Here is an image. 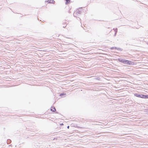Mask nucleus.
I'll return each instance as SVG.
<instances>
[{
  "label": "nucleus",
  "mask_w": 148,
  "mask_h": 148,
  "mask_svg": "<svg viewBox=\"0 0 148 148\" xmlns=\"http://www.w3.org/2000/svg\"><path fill=\"white\" fill-rule=\"evenodd\" d=\"M118 60L119 62L125 64H126L129 65L134 64L133 63V62H132L130 61H129L127 60L123 59H119Z\"/></svg>",
  "instance_id": "nucleus-1"
},
{
  "label": "nucleus",
  "mask_w": 148,
  "mask_h": 148,
  "mask_svg": "<svg viewBox=\"0 0 148 148\" xmlns=\"http://www.w3.org/2000/svg\"><path fill=\"white\" fill-rule=\"evenodd\" d=\"M55 2V1L53 0H50V3H54Z\"/></svg>",
  "instance_id": "nucleus-5"
},
{
  "label": "nucleus",
  "mask_w": 148,
  "mask_h": 148,
  "mask_svg": "<svg viewBox=\"0 0 148 148\" xmlns=\"http://www.w3.org/2000/svg\"><path fill=\"white\" fill-rule=\"evenodd\" d=\"M51 110L53 112H55L56 111V109L54 107H52L51 108Z\"/></svg>",
  "instance_id": "nucleus-3"
},
{
  "label": "nucleus",
  "mask_w": 148,
  "mask_h": 148,
  "mask_svg": "<svg viewBox=\"0 0 148 148\" xmlns=\"http://www.w3.org/2000/svg\"><path fill=\"white\" fill-rule=\"evenodd\" d=\"M61 125H63V124H61Z\"/></svg>",
  "instance_id": "nucleus-7"
},
{
  "label": "nucleus",
  "mask_w": 148,
  "mask_h": 148,
  "mask_svg": "<svg viewBox=\"0 0 148 148\" xmlns=\"http://www.w3.org/2000/svg\"><path fill=\"white\" fill-rule=\"evenodd\" d=\"M66 1V4H69L70 2V0H65Z\"/></svg>",
  "instance_id": "nucleus-4"
},
{
  "label": "nucleus",
  "mask_w": 148,
  "mask_h": 148,
  "mask_svg": "<svg viewBox=\"0 0 148 148\" xmlns=\"http://www.w3.org/2000/svg\"><path fill=\"white\" fill-rule=\"evenodd\" d=\"M134 96L142 98H148V95H138L137 93H135L134 95Z\"/></svg>",
  "instance_id": "nucleus-2"
},
{
  "label": "nucleus",
  "mask_w": 148,
  "mask_h": 148,
  "mask_svg": "<svg viewBox=\"0 0 148 148\" xmlns=\"http://www.w3.org/2000/svg\"><path fill=\"white\" fill-rule=\"evenodd\" d=\"M67 128H69V126H68V127H67Z\"/></svg>",
  "instance_id": "nucleus-6"
}]
</instances>
